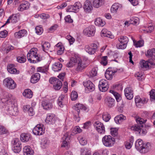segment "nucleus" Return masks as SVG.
Here are the masks:
<instances>
[{
    "mask_svg": "<svg viewBox=\"0 0 155 155\" xmlns=\"http://www.w3.org/2000/svg\"><path fill=\"white\" fill-rule=\"evenodd\" d=\"M5 97L2 99V101L8 105L6 108L8 113L12 115H15L17 110V108L14 106L15 98L10 94L5 93Z\"/></svg>",
    "mask_w": 155,
    "mask_h": 155,
    "instance_id": "1",
    "label": "nucleus"
},
{
    "mask_svg": "<svg viewBox=\"0 0 155 155\" xmlns=\"http://www.w3.org/2000/svg\"><path fill=\"white\" fill-rule=\"evenodd\" d=\"M136 149L141 153H145L149 151L150 148V144L149 143H144L140 139H138L135 142Z\"/></svg>",
    "mask_w": 155,
    "mask_h": 155,
    "instance_id": "2",
    "label": "nucleus"
},
{
    "mask_svg": "<svg viewBox=\"0 0 155 155\" xmlns=\"http://www.w3.org/2000/svg\"><path fill=\"white\" fill-rule=\"evenodd\" d=\"M38 49L36 48H31L28 52L27 55V58L30 62L35 63L42 60V58L39 56L37 53Z\"/></svg>",
    "mask_w": 155,
    "mask_h": 155,
    "instance_id": "3",
    "label": "nucleus"
},
{
    "mask_svg": "<svg viewBox=\"0 0 155 155\" xmlns=\"http://www.w3.org/2000/svg\"><path fill=\"white\" fill-rule=\"evenodd\" d=\"M3 84L5 86L9 89H13L16 86V84L14 81L10 78H7L3 81Z\"/></svg>",
    "mask_w": 155,
    "mask_h": 155,
    "instance_id": "4",
    "label": "nucleus"
},
{
    "mask_svg": "<svg viewBox=\"0 0 155 155\" xmlns=\"http://www.w3.org/2000/svg\"><path fill=\"white\" fill-rule=\"evenodd\" d=\"M102 142L104 146L110 147L113 145L115 142V139L110 135L104 136L102 138Z\"/></svg>",
    "mask_w": 155,
    "mask_h": 155,
    "instance_id": "5",
    "label": "nucleus"
},
{
    "mask_svg": "<svg viewBox=\"0 0 155 155\" xmlns=\"http://www.w3.org/2000/svg\"><path fill=\"white\" fill-rule=\"evenodd\" d=\"M49 81L50 83L53 85L54 88L55 90H59L62 87V82L60 80L56 78H51Z\"/></svg>",
    "mask_w": 155,
    "mask_h": 155,
    "instance_id": "6",
    "label": "nucleus"
},
{
    "mask_svg": "<svg viewBox=\"0 0 155 155\" xmlns=\"http://www.w3.org/2000/svg\"><path fill=\"white\" fill-rule=\"evenodd\" d=\"M86 67V65L84 61L81 58L80 56L77 55L75 70L77 71H80L83 70Z\"/></svg>",
    "mask_w": 155,
    "mask_h": 155,
    "instance_id": "7",
    "label": "nucleus"
},
{
    "mask_svg": "<svg viewBox=\"0 0 155 155\" xmlns=\"http://www.w3.org/2000/svg\"><path fill=\"white\" fill-rule=\"evenodd\" d=\"M13 144L12 146V150L15 153H18L21 150V142L18 138H16L12 142Z\"/></svg>",
    "mask_w": 155,
    "mask_h": 155,
    "instance_id": "8",
    "label": "nucleus"
},
{
    "mask_svg": "<svg viewBox=\"0 0 155 155\" xmlns=\"http://www.w3.org/2000/svg\"><path fill=\"white\" fill-rule=\"evenodd\" d=\"M95 27L94 25H91L85 28L83 30V33L84 35L88 37L94 36L95 32Z\"/></svg>",
    "mask_w": 155,
    "mask_h": 155,
    "instance_id": "9",
    "label": "nucleus"
},
{
    "mask_svg": "<svg viewBox=\"0 0 155 155\" xmlns=\"http://www.w3.org/2000/svg\"><path fill=\"white\" fill-rule=\"evenodd\" d=\"M94 126L97 131L100 134H104L105 129L103 124L99 121H95Z\"/></svg>",
    "mask_w": 155,
    "mask_h": 155,
    "instance_id": "10",
    "label": "nucleus"
},
{
    "mask_svg": "<svg viewBox=\"0 0 155 155\" xmlns=\"http://www.w3.org/2000/svg\"><path fill=\"white\" fill-rule=\"evenodd\" d=\"M97 48V45L95 44H92L90 46L86 45L85 47V51L88 54H94L96 52Z\"/></svg>",
    "mask_w": 155,
    "mask_h": 155,
    "instance_id": "11",
    "label": "nucleus"
},
{
    "mask_svg": "<svg viewBox=\"0 0 155 155\" xmlns=\"http://www.w3.org/2000/svg\"><path fill=\"white\" fill-rule=\"evenodd\" d=\"M42 124L37 125L32 130L33 134L35 135H40L43 134L45 132V130Z\"/></svg>",
    "mask_w": 155,
    "mask_h": 155,
    "instance_id": "12",
    "label": "nucleus"
},
{
    "mask_svg": "<svg viewBox=\"0 0 155 155\" xmlns=\"http://www.w3.org/2000/svg\"><path fill=\"white\" fill-rule=\"evenodd\" d=\"M109 87L107 81L105 79L100 80L99 84V90L102 92L107 91Z\"/></svg>",
    "mask_w": 155,
    "mask_h": 155,
    "instance_id": "13",
    "label": "nucleus"
},
{
    "mask_svg": "<svg viewBox=\"0 0 155 155\" xmlns=\"http://www.w3.org/2000/svg\"><path fill=\"white\" fill-rule=\"evenodd\" d=\"M140 65L141 68L144 70L145 69L148 68L151 66L154 65V64L151 60L145 61L143 60L140 61Z\"/></svg>",
    "mask_w": 155,
    "mask_h": 155,
    "instance_id": "14",
    "label": "nucleus"
},
{
    "mask_svg": "<svg viewBox=\"0 0 155 155\" xmlns=\"http://www.w3.org/2000/svg\"><path fill=\"white\" fill-rule=\"evenodd\" d=\"M124 94L127 99L130 100L133 97V91L130 87L126 88L124 90Z\"/></svg>",
    "mask_w": 155,
    "mask_h": 155,
    "instance_id": "15",
    "label": "nucleus"
},
{
    "mask_svg": "<svg viewBox=\"0 0 155 155\" xmlns=\"http://www.w3.org/2000/svg\"><path fill=\"white\" fill-rule=\"evenodd\" d=\"M19 19V15L18 14H13L9 16L6 21L5 24L10 22L15 23L17 22Z\"/></svg>",
    "mask_w": 155,
    "mask_h": 155,
    "instance_id": "16",
    "label": "nucleus"
},
{
    "mask_svg": "<svg viewBox=\"0 0 155 155\" xmlns=\"http://www.w3.org/2000/svg\"><path fill=\"white\" fill-rule=\"evenodd\" d=\"M70 134L68 132H66L63 135L62 138V143L61 145V147H65L67 145L70 139Z\"/></svg>",
    "mask_w": 155,
    "mask_h": 155,
    "instance_id": "17",
    "label": "nucleus"
},
{
    "mask_svg": "<svg viewBox=\"0 0 155 155\" xmlns=\"http://www.w3.org/2000/svg\"><path fill=\"white\" fill-rule=\"evenodd\" d=\"M83 8L84 11L86 13H89L92 10L93 7L90 1L86 0L85 1Z\"/></svg>",
    "mask_w": 155,
    "mask_h": 155,
    "instance_id": "18",
    "label": "nucleus"
},
{
    "mask_svg": "<svg viewBox=\"0 0 155 155\" xmlns=\"http://www.w3.org/2000/svg\"><path fill=\"white\" fill-rule=\"evenodd\" d=\"M84 86L86 87V90H88L90 91H92L95 89V86L90 81H88L83 84Z\"/></svg>",
    "mask_w": 155,
    "mask_h": 155,
    "instance_id": "19",
    "label": "nucleus"
},
{
    "mask_svg": "<svg viewBox=\"0 0 155 155\" xmlns=\"http://www.w3.org/2000/svg\"><path fill=\"white\" fill-rule=\"evenodd\" d=\"M29 3L26 1L23 2L18 8V11L22 12L24 10L28 9L29 8Z\"/></svg>",
    "mask_w": 155,
    "mask_h": 155,
    "instance_id": "20",
    "label": "nucleus"
},
{
    "mask_svg": "<svg viewBox=\"0 0 155 155\" xmlns=\"http://www.w3.org/2000/svg\"><path fill=\"white\" fill-rule=\"evenodd\" d=\"M27 35V31L25 29L20 30L18 32H16L14 34V36L16 38H21L23 37L26 36Z\"/></svg>",
    "mask_w": 155,
    "mask_h": 155,
    "instance_id": "21",
    "label": "nucleus"
},
{
    "mask_svg": "<svg viewBox=\"0 0 155 155\" xmlns=\"http://www.w3.org/2000/svg\"><path fill=\"white\" fill-rule=\"evenodd\" d=\"M116 72V71H113L111 68H108L107 69L105 73V76L106 79L110 80L112 78L113 76Z\"/></svg>",
    "mask_w": 155,
    "mask_h": 155,
    "instance_id": "22",
    "label": "nucleus"
},
{
    "mask_svg": "<svg viewBox=\"0 0 155 155\" xmlns=\"http://www.w3.org/2000/svg\"><path fill=\"white\" fill-rule=\"evenodd\" d=\"M101 37H106L110 38V39H113L114 38L113 35L112 34L111 32L108 31L106 29H103L101 32Z\"/></svg>",
    "mask_w": 155,
    "mask_h": 155,
    "instance_id": "23",
    "label": "nucleus"
},
{
    "mask_svg": "<svg viewBox=\"0 0 155 155\" xmlns=\"http://www.w3.org/2000/svg\"><path fill=\"white\" fill-rule=\"evenodd\" d=\"M105 101V104L109 107H112L114 105V99L110 97H107Z\"/></svg>",
    "mask_w": 155,
    "mask_h": 155,
    "instance_id": "24",
    "label": "nucleus"
},
{
    "mask_svg": "<svg viewBox=\"0 0 155 155\" xmlns=\"http://www.w3.org/2000/svg\"><path fill=\"white\" fill-rule=\"evenodd\" d=\"M122 5L118 3H115L110 8V11L111 13H116L118 9L121 8Z\"/></svg>",
    "mask_w": 155,
    "mask_h": 155,
    "instance_id": "25",
    "label": "nucleus"
},
{
    "mask_svg": "<svg viewBox=\"0 0 155 155\" xmlns=\"http://www.w3.org/2000/svg\"><path fill=\"white\" fill-rule=\"evenodd\" d=\"M73 109L77 111L78 114L79 115V114L80 112V110H86L87 108L82 104L78 103L76 104L73 107Z\"/></svg>",
    "mask_w": 155,
    "mask_h": 155,
    "instance_id": "26",
    "label": "nucleus"
},
{
    "mask_svg": "<svg viewBox=\"0 0 155 155\" xmlns=\"http://www.w3.org/2000/svg\"><path fill=\"white\" fill-rule=\"evenodd\" d=\"M155 49L153 48L148 50L146 53V56L148 58H151L155 60Z\"/></svg>",
    "mask_w": 155,
    "mask_h": 155,
    "instance_id": "27",
    "label": "nucleus"
},
{
    "mask_svg": "<svg viewBox=\"0 0 155 155\" xmlns=\"http://www.w3.org/2000/svg\"><path fill=\"white\" fill-rule=\"evenodd\" d=\"M55 120L54 115L53 114H48L47 117L45 122L49 124H51L54 123Z\"/></svg>",
    "mask_w": 155,
    "mask_h": 155,
    "instance_id": "28",
    "label": "nucleus"
},
{
    "mask_svg": "<svg viewBox=\"0 0 155 155\" xmlns=\"http://www.w3.org/2000/svg\"><path fill=\"white\" fill-rule=\"evenodd\" d=\"M40 77L39 73H36L32 75L31 79V82L33 84L37 83L39 80Z\"/></svg>",
    "mask_w": 155,
    "mask_h": 155,
    "instance_id": "29",
    "label": "nucleus"
},
{
    "mask_svg": "<svg viewBox=\"0 0 155 155\" xmlns=\"http://www.w3.org/2000/svg\"><path fill=\"white\" fill-rule=\"evenodd\" d=\"M126 119V117L123 114H120L116 117L114 118V121L117 124H120L123 121Z\"/></svg>",
    "mask_w": 155,
    "mask_h": 155,
    "instance_id": "30",
    "label": "nucleus"
},
{
    "mask_svg": "<svg viewBox=\"0 0 155 155\" xmlns=\"http://www.w3.org/2000/svg\"><path fill=\"white\" fill-rule=\"evenodd\" d=\"M119 41L120 43L117 45V47L118 49H123L126 48L127 47V43L128 41H123L124 39H120Z\"/></svg>",
    "mask_w": 155,
    "mask_h": 155,
    "instance_id": "31",
    "label": "nucleus"
},
{
    "mask_svg": "<svg viewBox=\"0 0 155 155\" xmlns=\"http://www.w3.org/2000/svg\"><path fill=\"white\" fill-rule=\"evenodd\" d=\"M20 137V139L22 142L28 141L30 139L31 135L29 134L24 133L21 134Z\"/></svg>",
    "mask_w": 155,
    "mask_h": 155,
    "instance_id": "32",
    "label": "nucleus"
},
{
    "mask_svg": "<svg viewBox=\"0 0 155 155\" xmlns=\"http://www.w3.org/2000/svg\"><path fill=\"white\" fill-rule=\"evenodd\" d=\"M7 70L10 73L12 74H18L19 71L17 70L13 64H9L7 67Z\"/></svg>",
    "mask_w": 155,
    "mask_h": 155,
    "instance_id": "33",
    "label": "nucleus"
},
{
    "mask_svg": "<svg viewBox=\"0 0 155 155\" xmlns=\"http://www.w3.org/2000/svg\"><path fill=\"white\" fill-rule=\"evenodd\" d=\"M62 67V65L61 63L57 62L53 64L52 68L54 71H58L61 70Z\"/></svg>",
    "mask_w": 155,
    "mask_h": 155,
    "instance_id": "34",
    "label": "nucleus"
},
{
    "mask_svg": "<svg viewBox=\"0 0 155 155\" xmlns=\"http://www.w3.org/2000/svg\"><path fill=\"white\" fill-rule=\"evenodd\" d=\"M23 95L25 97L30 98L32 97V92L29 89H26L24 90L23 93Z\"/></svg>",
    "mask_w": 155,
    "mask_h": 155,
    "instance_id": "35",
    "label": "nucleus"
},
{
    "mask_svg": "<svg viewBox=\"0 0 155 155\" xmlns=\"http://www.w3.org/2000/svg\"><path fill=\"white\" fill-rule=\"evenodd\" d=\"M77 59V55L72 58L67 64V66L68 68L72 67L76 64Z\"/></svg>",
    "mask_w": 155,
    "mask_h": 155,
    "instance_id": "36",
    "label": "nucleus"
},
{
    "mask_svg": "<svg viewBox=\"0 0 155 155\" xmlns=\"http://www.w3.org/2000/svg\"><path fill=\"white\" fill-rule=\"evenodd\" d=\"M24 155H31L33 154L34 151L31 149L29 146H26L23 148Z\"/></svg>",
    "mask_w": 155,
    "mask_h": 155,
    "instance_id": "37",
    "label": "nucleus"
},
{
    "mask_svg": "<svg viewBox=\"0 0 155 155\" xmlns=\"http://www.w3.org/2000/svg\"><path fill=\"white\" fill-rule=\"evenodd\" d=\"M42 105L44 108L46 110H49L53 106L52 104L49 101L43 102Z\"/></svg>",
    "mask_w": 155,
    "mask_h": 155,
    "instance_id": "38",
    "label": "nucleus"
},
{
    "mask_svg": "<svg viewBox=\"0 0 155 155\" xmlns=\"http://www.w3.org/2000/svg\"><path fill=\"white\" fill-rule=\"evenodd\" d=\"M43 50L45 52H48L50 50V44L49 43L47 42H44L42 45Z\"/></svg>",
    "mask_w": 155,
    "mask_h": 155,
    "instance_id": "39",
    "label": "nucleus"
},
{
    "mask_svg": "<svg viewBox=\"0 0 155 155\" xmlns=\"http://www.w3.org/2000/svg\"><path fill=\"white\" fill-rule=\"evenodd\" d=\"M94 23L97 26L102 27L105 25V22L102 19L99 18L95 19Z\"/></svg>",
    "mask_w": 155,
    "mask_h": 155,
    "instance_id": "40",
    "label": "nucleus"
},
{
    "mask_svg": "<svg viewBox=\"0 0 155 155\" xmlns=\"http://www.w3.org/2000/svg\"><path fill=\"white\" fill-rule=\"evenodd\" d=\"M134 45L136 47H140L143 45L144 41L142 39H141L138 41H136L135 39H132Z\"/></svg>",
    "mask_w": 155,
    "mask_h": 155,
    "instance_id": "41",
    "label": "nucleus"
},
{
    "mask_svg": "<svg viewBox=\"0 0 155 155\" xmlns=\"http://www.w3.org/2000/svg\"><path fill=\"white\" fill-rule=\"evenodd\" d=\"M97 68H93L88 74L90 78H91L96 76L97 74Z\"/></svg>",
    "mask_w": 155,
    "mask_h": 155,
    "instance_id": "42",
    "label": "nucleus"
},
{
    "mask_svg": "<svg viewBox=\"0 0 155 155\" xmlns=\"http://www.w3.org/2000/svg\"><path fill=\"white\" fill-rule=\"evenodd\" d=\"M103 0H93V5L94 7L98 8L102 5Z\"/></svg>",
    "mask_w": 155,
    "mask_h": 155,
    "instance_id": "43",
    "label": "nucleus"
},
{
    "mask_svg": "<svg viewBox=\"0 0 155 155\" xmlns=\"http://www.w3.org/2000/svg\"><path fill=\"white\" fill-rule=\"evenodd\" d=\"M110 92L113 94L117 102H119L120 101L121 97L119 94L112 90H110Z\"/></svg>",
    "mask_w": 155,
    "mask_h": 155,
    "instance_id": "44",
    "label": "nucleus"
},
{
    "mask_svg": "<svg viewBox=\"0 0 155 155\" xmlns=\"http://www.w3.org/2000/svg\"><path fill=\"white\" fill-rule=\"evenodd\" d=\"M134 142V137H131L129 139V141L127 142L125 144V146L126 148L127 149H130Z\"/></svg>",
    "mask_w": 155,
    "mask_h": 155,
    "instance_id": "45",
    "label": "nucleus"
},
{
    "mask_svg": "<svg viewBox=\"0 0 155 155\" xmlns=\"http://www.w3.org/2000/svg\"><path fill=\"white\" fill-rule=\"evenodd\" d=\"M135 118L137 123L140 124H144L147 120H144L143 119L138 116H135Z\"/></svg>",
    "mask_w": 155,
    "mask_h": 155,
    "instance_id": "46",
    "label": "nucleus"
},
{
    "mask_svg": "<svg viewBox=\"0 0 155 155\" xmlns=\"http://www.w3.org/2000/svg\"><path fill=\"white\" fill-rule=\"evenodd\" d=\"M135 102L136 106H138L140 105V104H143L144 103V101H142L141 99L138 96H137L135 98Z\"/></svg>",
    "mask_w": 155,
    "mask_h": 155,
    "instance_id": "47",
    "label": "nucleus"
},
{
    "mask_svg": "<svg viewBox=\"0 0 155 155\" xmlns=\"http://www.w3.org/2000/svg\"><path fill=\"white\" fill-rule=\"evenodd\" d=\"M143 127V125H139L138 124H135L132 126L131 127V129L132 130L134 131H137V132L138 131L140 127Z\"/></svg>",
    "mask_w": 155,
    "mask_h": 155,
    "instance_id": "48",
    "label": "nucleus"
},
{
    "mask_svg": "<svg viewBox=\"0 0 155 155\" xmlns=\"http://www.w3.org/2000/svg\"><path fill=\"white\" fill-rule=\"evenodd\" d=\"M110 118V115L107 113H104L102 115V118L105 122L109 121Z\"/></svg>",
    "mask_w": 155,
    "mask_h": 155,
    "instance_id": "49",
    "label": "nucleus"
},
{
    "mask_svg": "<svg viewBox=\"0 0 155 155\" xmlns=\"http://www.w3.org/2000/svg\"><path fill=\"white\" fill-rule=\"evenodd\" d=\"M150 95L151 101L155 102V90H152L150 92Z\"/></svg>",
    "mask_w": 155,
    "mask_h": 155,
    "instance_id": "50",
    "label": "nucleus"
},
{
    "mask_svg": "<svg viewBox=\"0 0 155 155\" xmlns=\"http://www.w3.org/2000/svg\"><path fill=\"white\" fill-rule=\"evenodd\" d=\"M118 129L116 128H111L110 129L111 134L114 137L117 136Z\"/></svg>",
    "mask_w": 155,
    "mask_h": 155,
    "instance_id": "51",
    "label": "nucleus"
},
{
    "mask_svg": "<svg viewBox=\"0 0 155 155\" xmlns=\"http://www.w3.org/2000/svg\"><path fill=\"white\" fill-rule=\"evenodd\" d=\"M36 33L38 35H41L43 32L42 28L40 26H37L35 28Z\"/></svg>",
    "mask_w": 155,
    "mask_h": 155,
    "instance_id": "52",
    "label": "nucleus"
},
{
    "mask_svg": "<svg viewBox=\"0 0 155 155\" xmlns=\"http://www.w3.org/2000/svg\"><path fill=\"white\" fill-rule=\"evenodd\" d=\"M71 97L72 101L75 100L78 97V94L77 92L73 91L71 93Z\"/></svg>",
    "mask_w": 155,
    "mask_h": 155,
    "instance_id": "53",
    "label": "nucleus"
},
{
    "mask_svg": "<svg viewBox=\"0 0 155 155\" xmlns=\"http://www.w3.org/2000/svg\"><path fill=\"white\" fill-rule=\"evenodd\" d=\"M80 143L82 145H84L87 143V141L86 139L82 137H80L78 138Z\"/></svg>",
    "mask_w": 155,
    "mask_h": 155,
    "instance_id": "54",
    "label": "nucleus"
},
{
    "mask_svg": "<svg viewBox=\"0 0 155 155\" xmlns=\"http://www.w3.org/2000/svg\"><path fill=\"white\" fill-rule=\"evenodd\" d=\"M154 27L153 25H148L147 27L145 29H144L143 31L145 33H150L153 29Z\"/></svg>",
    "mask_w": 155,
    "mask_h": 155,
    "instance_id": "55",
    "label": "nucleus"
},
{
    "mask_svg": "<svg viewBox=\"0 0 155 155\" xmlns=\"http://www.w3.org/2000/svg\"><path fill=\"white\" fill-rule=\"evenodd\" d=\"M82 131V130L79 126H76L74 127L73 130V133L74 135L78 133H80Z\"/></svg>",
    "mask_w": 155,
    "mask_h": 155,
    "instance_id": "56",
    "label": "nucleus"
},
{
    "mask_svg": "<svg viewBox=\"0 0 155 155\" xmlns=\"http://www.w3.org/2000/svg\"><path fill=\"white\" fill-rule=\"evenodd\" d=\"M49 141L47 139H43L42 140L41 143V147L43 148H45L47 147Z\"/></svg>",
    "mask_w": 155,
    "mask_h": 155,
    "instance_id": "57",
    "label": "nucleus"
},
{
    "mask_svg": "<svg viewBox=\"0 0 155 155\" xmlns=\"http://www.w3.org/2000/svg\"><path fill=\"white\" fill-rule=\"evenodd\" d=\"M147 132L146 130L145 129L143 128L142 127H140V129L139 130L138 133L141 135H145Z\"/></svg>",
    "mask_w": 155,
    "mask_h": 155,
    "instance_id": "58",
    "label": "nucleus"
},
{
    "mask_svg": "<svg viewBox=\"0 0 155 155\" xmlns=\"http://www.w3.org/2000/svg\"><path fill=\"white\" fill-rule=\"evenodd\" d=\"M8 31L5 30L1 31L0 32V37L1 38H5L7 35Z\"/></svg>",
    "mask_w": 155,
    "mask_h": 155,
    "instance_id": "59",
    "label": "nucleus"
},
{
    "mask_svg": "<svg viewBox=\"0 0 155 155\" xmlns=\"http://www.w3.org/2000/svg\"><path fill=\"white\" fill-rule=\"evenodd\" d=\"M135 76L138 78V79L140 81L143 78V74L141 72H138L135 74Z\"/></svg>",
    "mask_w": 155,
    "mask_h": 155,
    "instance_id": "60",
    "label": "nucleus"
},
{
    "mask_svg": "<svg viewBox=\"0 0 155 155\" xmlns=\"http://www.w3.org/2000/svg\"><path fill=\"white\" fill-rule=\"evenodd\" d=\"M17 59L18 61L20 63H24L26 61V58L25 56L18 57L17 58Z\"/></svg>",
    "mask_w": 155,
    "mask_h": 155,
    "instance_id": "61",
    "label": "nucleus"
},
{
    "mask_svg": "<svg viewBox=\"0 0 155 155\" xmlns=\"http://www.w3.org/2000/svg\"><path fill=\"white\" fill-rule=\"evenodd\" d=\"M8 132L7 130L3 126L0 125V134L2 135L6 134Z\"/></svg>",
    "mask_w": 155,
    "mask_h": 155,
    "instance_id": "62",
    "label": "nucleus"
},
{
    "mask_svg": "<svg viewBox=\"0 0 155 155\" xmlns=\"http://www.w3.org/2000/svg\"><path fill=\"white\" fill-rule=\"evenodd\" d=\"M76 8L77 10L78 11L79 9L82 7V5L79 2H77L75 3L74 5Z\"/></svg>",
    "mask_w": 155,
    "mask_h": 155,
    "instance_id": "63",
    "label": "nucleus"
},
{
    "mask_svg": "<svg viewBox=\"0 0 155 155\" xmlns=\"http://www.w3.org/2000/svg\"><path fill=\"white\" fill-rule=\"evenodd\" d=\"M64 20L66 22L71 23L73 22V20L71 18L70 15H68L64 18Z\"/></svg>",
    "mask_w": 155,
    "mask_h": 155,
    "instance_id": "64",
    "label": "nucleus"
}]
</instances>
